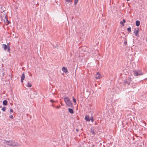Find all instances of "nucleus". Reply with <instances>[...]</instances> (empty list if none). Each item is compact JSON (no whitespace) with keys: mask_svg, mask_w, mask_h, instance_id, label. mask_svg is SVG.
<instances>
[{"mask_svg":"<svg viewBox=\"0 0 147 147\" xmlns=\"http://www.w3.org/2000/svg\"><path fill=\"white\" fill-rule=\"evenodd\" d=\"M64 101L66 105L68 107H71L72 106V103L70 100L69 98L65 97L64 98Z\"/></svg>","mask_w":147,"mask_h":147,"instance_id":"obj_1","label":"nucleus"},{"mask_svg":"<svg viewBox=\"0 0 147 147\" xmlns=\"http://www.w3.org/2000/svg\"><path fill=\"white\" fill-rule=\"evenodd\" d=\"M5 142L7 145L10 146H15L14 143L11 140L7 141L5 140Z\"/></svg>","mask_w":147,"mask_h":147,"instance_id":"obj_2","label":"nucleus"},{"mask_svg":"<svg viewBox=\"0 0 147 147\" xmlns=\"http://www.w3.org/2000/svg\"><path fill=\"white\" fill-rule=\"evenodd\" d=\"M2 47L4 49V50L6 51L7 49V51L9 52L10 50V47L9 46L7 47L6 45L3 44L2 45Z\"/></svg>","mask_w":147,"mask_h":147,"instance_id":"obj_3","label":"nucleus"},{"mask_svg":"<svg viewBox=\"0 0 147 147\" xmlns=\"http://www.w3.org/2000/svg\"><path fill=\"white\" fill-rule=\"evenodd\" d=\"M95 77L96 79H100V74L99 72H97L96 74L95 75Z\"/></svg>","mask_w":147,"mask_h":147,"instance_id":"obj_4","label":"nucleus"},{"mask_svg":"<svg viewBox=\"0 0 147 147\" xmlns=\"http://www.w3.org/2000/svg\"><path fill=\"white\" fill-rule=\"evenodd\" d=\"M62 70L63 72L65 73H66L68 72V70L67 68L65 67H63L62 68Z\"/></svg>","mask_w":147,"mask_h":147,"instance_id":"obj_5","label":"nucleus"},{"mask_svg":"<svg viewBox=\"0 0 147 147\" xmlns=\"http://www.w3.org/2000/svg\"><path fill=\"white\" fill-rule=\"evenodd\" d=\"M25 78V75L24 73H23L21 76V82H23V80Z\"/></svg>","mask_w":147,"mask_h":147,"instance_id":"obj_6","label":"nucleus"},{"mask_svg":"<svg viewBox=\"0 0 147 147\" xmlns=\"http://www.w3.org/2000/svg\"><path fill=\"white\" fill-rule=\"evenodd\" d=\"M85 119L87 121H90L89 116L88 115H87L85 117Z\"/></svg>","mask_w":147,"mask_h":147,"instance_id":"obj_7","label":"nucleus"},{"mask_svg":"<svg viewBox=\"0 0 147 147\" xmlns=\"http://www.w3.org/2000/svg\"><path fill=\"white\" fill-rule=\"evenodd\" d=\"M139 30L138 29L137 30L134 32L135 35L137 36H139Z\"/></svg>","mask_w":147,"mask_h":147,"instance_id":"obj_8","label":"nucleus"},{"mask_svg":"<svg viewBox=\"0 0 147 147\" xmlns=\"http://www.w3.org/2000/svg\"><path fill=\"white\" fill-rule=\"evenodd\" d=\"M134 74L135 76H137L138 75H140V74L138 73V72L136 71H134Z\"/></svg>","mask_w":147,"mask_h":147,"instance_id":"obj_9","label":"nucleus"},{"mask_svg":"<svg viewBox=\"0 0 147 147\" xmlns=\"http://www.w3.org/2000/svg\"><path fill=\"white\" fill-rule=\"evenodd\" d=\"M126 21L125 20L123 19V21H121L120 22V23L123 26H124L125 24L124 23Z\"/></svg>","mask_w":147,"mask_h":147,"instance_id":"obj_10","label":"nucleus"},{"mask_svg":"<svg viewBox=\"0 0 147 147\" xmlns=\"http://www.w3.org/2000/svg\"><path fill=\"white\" fill-rule=\"evenodd\" d=\"M3 105H6L7 104V101L6 100H4L3 102Z\"/></svg>","mask_w":147,"mask_h":147,"instance_id":"obj_11","label":"nucleus"},{"mask_svg":"<svg viewBox=\"0 0 147 147\" xmlns=\"http://www.w3.org/2000/svg\"><path fill=\"white\" fill-rule=\"evenodd\" d=\"M140 25V22L139 21L137 20L136 21V25L137 26H138Z\"/></svg>","mask_w":147,"mask_h":147,"instance_id":"obj_12","label":"nucleus"},{"mask_svg":"<svg viewBox=\"0 0 147 147\" xmlns=\"http://www.w3.org/2000/svg\"><path fill=\"white\" fill-rule=\"evenodd\" d=\"M69 111L71 114H73L74 113V111L73 110L69 108L68 109Z\"/></svg>","mask_w":147,"mask_h":147,"instance_id":"obj_13","label":"nucleus"},{"mask_svg":"<svg viewBox=\"0 0 147 147\" xmlns=\"http://www.w3.org/2000/svg\"><path fill=\"white\" fill-rule=\"evenodd\" d=\"M66 2L68 3H71L72 2V0H65Z\"/></svg>","mask_w":147,"mask_h":147,"instance_id":"obj_14","label":"nucleus"},{"mask_svg":"<svg viewBox=\"0 0 147 147\" xmlns=\"http://www.w3.org/2000/svg\"><path fill=\"white\" fill-rule=\"evenodd\" d=\"M32 86V84L30 83L29 82H28L27 85V86L28 87H31Z\"/></svg>","mask_w":147,"mask_h":147,"instance_id":"obj_15","label":"nucleus"},{"mask_svg":"<svg viewBox=\"0 0 147 147\" xmlns=\"http://www.w3.org/2000/svg\"><path fill=\"white\" fill-rule=\"evenodd\" d=\"M91 132L92 133V134L93 135H95V132L94 130L93 129H91Z\"/></svg>","mask_w":147,"mask_h":147,"instance_id":"obj_16","label":"nucleus"},{"mask_svg":"<svg viewBox=\"0 0 147 147\" xmlns=\"http://www.w3.org/2000/svg\"><path fill=\"white\" fill-rule=\"evenodd\" d=\"M131 28H130V27L128 28H127V30L129 32H131Z\"/></svg>","mask_w":147,"mask_h":147,"instance_id":"obj_17","label":"nucleus"},{"mask_svg":"<svg viewBox=\"0 0 147 147\" xmlns=\"http://www.w3.org/2000/svg\"><path fill=\"white\" fill-rule=\"evenodd\" d=\"M78 0H74V5H76L77 3L78 2Z\"/></svg>","mask_w":147,"mask_h":147,"instance_id":"obj_18","label":"nucleus"},{"mask_svg":"<svg viewBox=\"0 0 147 147\" xmlns=\"http://www.w3.org/2000/svg\"><path fill=\"white\" fill-rule=\"evenodd\" d=\"M73 99L74 102L76 103V100L74 97H73Z\"/></svg>","mask_w":147,"mask_h":147,"instance_id":"obj_19","label":"nucleus"},{"mask_svg":"<svg viewBox=\"0 0 147 147\" xmlns=\"http://www.w3.org/2000/svg\"><path fill=\"white\" fill-rule=\"evenodd\" d=\"M2 110L3 111H5V107H3L2 109Z\"/></svg>","mask_w":147,"mask_h":147,"instance_id":"obj_20","label":"nucleus"},{"mask_svg":"<svg viewBox=\"0 0 147 147\" xmlns=\"http://www.w3.org/2000/svg\"><path fill=\"white\" fill-rule=\"evenodd\" d=\"M90 120H91V121L92 122H93L94 121V119H93V117L92 116L91 117V118L90 119Z\"/></svg>","mask_w":147,"mask_h":147,"instance_id":"obj_21","label":"nucleus"},{"mask_svg":"<svg viewBox=\"0 0 147 147\" xmlns=\"http://www.w3.org/2000/svg\"><path fill=\"white\" fill-rule=\"evenodd\" d=\"M10 114H11V113H12L13 112V110L12 109H10Z\"/></svg>","mask_w":147,"mask_h":147,"instance_id":"obj_22","label":"nucleus"},{"mask_svg":"<svg viewBox=\"0 0 147 147\" xmlns=\"http://www.w3.org/2000/svg\"><path fill=\"white\" fill-rule=\"evenodd\" d=\"M9 117L11 119H12L13 118V116L11 115L9 116Z\"/></svg>","mask_w":147,"mask_h":147,"instance_id":"obj_23","label":"nucleus"},{"mask_svg":"<svg viewBox=\"0 0 147 147\" xmlns=\"http://www.w3.org/2000/svg\"><path fill=\"white\" fill-rule=\"evenodd\" d=\"M60 107H61V106H60L59 105V106H57L56 107V108L57 109H59V108H60Z\"/></svg>","mask_w":147,"mask_h":147,"instance_id":"obj_24","label":"nucleus"},{"mask_svg":"<svg viewBox=\"0 0 147 147\" xmlns=\"http://www.w3.org/2000/svg\"><path fill=\"white\" fill-rule=\"evenodd\" d=\"M5 19H6V21L8 22V24H9V21L6 18V16H5Z\"/></svg>","mask_w":147,"mask_h":147,"instance_id":"obj_25","label":"nucleus"},{"mask_svg":"<svg viewBox=\"0 0 147 147\" xmlns=\"http://www.w3.org/2000/svg\"><path fill=\"white\" fill-rule=\"evenodd\" d=\"M50 102H54V101H53L52 100H50Z\"/></svg>","mask_w":147,"mask_h":147,"instance_id":"obj_26","label":"nucleus"},{"mask_svg":"<svg viewBox=\"0 0 147 147\" xmlns=\"http://www.w3.org/2000/svg\"><path fill=\"white\" fill-rule=\"evenodd\" d=\"M1 106H0V108H1Z\"/></svg>","mask_w":147,"mask_h":147,"instance_id":"obj_27","label":"nucleus"},{"mask_svg":"<svg viewBox=\"0 0 147 147\" xmlns=\"http://www.w3.org/2000/svg\"><path fill=\"white\" fill-rule=\"evenodd\" d=\"M129 0H127V1H129Z\"/></svg>","mask_w":147,"mask_h":147,"instance_id":"obj_28","label":"nucleus"}]
</instances>
